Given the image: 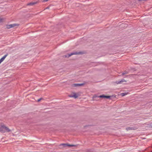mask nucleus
I'll use <instances>...</instances> for the list:
<instances>
[{"label":"nucleus","mask_w":152,"mask_h":152,"mask_svg":"<svg viewBox=\"0 0 152 152\" xmlns=\"http://www.w3.org/2000/svg\"><path fill=\"white\" fill-rule=\"evenodd\" d=\"M11 130L7 127L4 124H1L0 125V132L3 133L6 132H10Z\"/></svg>","instance_id":"f257e3e1"},{"label":"nucleus","mask_w":152,"mask_h":152,"mask_svg":"<svg viewBox=\"0 0 152 152\" xmlns=\"http://www.w3.org/2000/svg\"><path fill=\"white\" fill-rule=\"evenodd\" d=\"M82 53L81 52H75L72 53L70 54H68L67 55H65L64 56H65V57L66 58H69L73 55L80 54H81Z\"/></svg>","instance_id":"f03ea898"},{"label":"nucleus","mask_w":152,"mask_h":152,"mask_svg":"<svg viewBox=\"0 0 152 152\" xmlns=\"http://www.w3.org/2000/svg\"><path fill=\"white\" fill-rule=\"evenodd\" d=\"M111 97V96H106L104 95H101L98 96V97L100 98H105L106 99H110Z\"/></svg>","instance_id":"7ed1b4c3"},{"label":"nucleus","mask_w":152,"mask_h":152,"mask_svg":"<svg viewBox=\"0 0 152 152\" xmlns=\"http://www.w3.org/2000/svg\"><path fill=\"white\" fill-rule=\"evenodd\" d=\"M61 145H64V147H66V146H69V147H73V146H76V145H70L69 144H64L63 143L61 144Z\"/></svg>","instance_id":"20e7f679"},{"label":"nucleus","mask_w":152,"mask_h":152,"mask_svg":"<svg viewBox=\"0 0 152 152\" xmlns=\"http://www.w3.org/2000/svg\"><path fill=\"white\" fill-rule=\"evenodd\" d=\"M69 96L70 97H74L75 99L78 97V96L75 93H73V95H70Z\"/></svg>","instance_id":"39448f33"},{"label":"nucleus","mask_w":152,"mask_h":152,"mask_svg":"<svg viewBox=\"0 0 152 152\" xmlns=\"http://www.w3.org/2000/svg\"><path fill=\"white\" fill-rule=\"evenodd\" d=\"M137 128L135 126H133L132 127H129L127 128L126 129L128 130H135L137 129Z\"/></svg>","instance_id":"423d86ee"},{"label":"nucleus","mask_w":152,"mask_h":152,"mask_svg":"<svg viewBox=\"0 0 152 152\" xmlns=\"http://www.w3.org/2000/svg\"><path fill=\"white\" fill-rule=\"evenodd\" d=\"M38 2L36 1L35 2H31L27 4V5L28 6H33L35 4H37V3Z\"/></svg>","instance_id":"0eeeda50"},{"label":"nucleus","mask_w":152,"mask_h":152,"mask_svg":"<svg viewBox=\"0 0 152 152\" xmlns=\"http://www.w3.org/2000/svg\"><path fill=\"white\" fill-rule=\"evenodd\" d=\"M84 84V83H75L73 85V86L77 87L78 86H82Z\"/></svg>","instance_id":"6e6552de"},{"label":"nucleus","mask_w":152,"mask_h":152,"mask_svg":"<svg viewBox=\"0 0 152 152\" xmlns=\"http://www.w3.org/2000/svg\"><path fill=\"white\" fill-rule=\"evenodd\" d=\"M126 80L124 79H122L121 81H117L115 82V83H116L117 84H118L119 83H122L123 82H126Z\"/></svg>","instance_id":"1a4fd4ad"},{"label":"nucleus","mask_w":152,"mask_h":152,"mask_svg":"<svg viewBox=\"0 0 152 152\" xmlns=\"http://www.w3.org/2000/svg\"><path fill=\"white\" fill-rule=\"evenodd\" d=\"M17 25L16 24H10V28H12L14 27L15 26H16Z\"/></svg>","instance_id":"9d476101"},{"label":"nucleus","mask_w":152,"mask_h":152,"mask_svg":"<svg viewBox=\"0 0 152 152\" xmlns=\"http://www.w3.org/2000/svg\"><path fill=\"white\" fill-rule=\"evenodd\" d=\"M8 54L7 53L6 55H5L2 58H1L3 60L5 59V58H6V57L8 56Z\"/></svg>","instance_id":"9b49d317"},{"label":"nucleus","mask_w":152,"mask_h":152,"mask_svg":"<svg viewBox=\"0 0 152 152\" xmlns=\"http://www.w3.org/2000/svg\"><path fill=\"white\" fill-rule=\"evenodd\" d=\"M128 72H127L126 71H124V72H123L122 74V76L124 75L125 74H128Z\"/></svg>","instance_id":"f8f14e48"},{"label":"nucleus","mask_w":152,"mask_h":152,"mask_svg":"<svg viewBox=\"0 0 152 152\" xmlns=\"http://www.w3.org/2000/svg\"><path fill=\"white\" fill-rule=\"evenodd\" d=\"M126 94V93H122L121 95L122 96H124Z\"/></svg>","instance_id":"ddd939ff"},{"label":"nucleus","mask_w":152,"mask_h":152,"mask_svg":"<svg viewBox=\"0 0 152 152\" xmlns=\"http://www.w3.org/2000/svg\"><path fill=\"white\" fill-rule=\"evenodd\" d=\"M6 26H7V28L8 29H9V28H10V25H7Z\"/></svg>","instance_id":"4468645a"},{"label":"nucleus","mask_w":152,"mask_h":152,"mask_svg":"<svg viewBox=\"0 0 152 152\" xmlns=\"http://www.w3.org/2000/svg\"><path fill=\"white\" fill-rule=\"evenodd\" d=\"M42 99H43L42 98H40V99H38L37 102H40L41 101V100Z\"/></svg>","instance_id":"2eb2a0df"},{"label":"nucleus","mask_w":152,"mask_h":152,"mask_svg":"<svg viewBox=\"0 0 152 152\" xmlns=\"http://www.w3.org/2000/svg\"><path fill=\"white\" fill-rule=\"evenodd\" d=\"M4 60L2 59L1 58L0 59V64L1 63V62H2Z\"/></svg>","instance_id":"dca6fc26"},{"label":"nucleus","mask_w":152,"mask_h":152,"mask_svg":"<svg viewBox=\"0 0 152 152\" xmlns=\"http://www.w3.org/2000/svg\"><path fill=\"white\" fill-rule=\"evenodd\" d=\"M3 21V19L0 18V23L2 22Z\"/></svg>","instance_id":"f3484780"},{"label":"nucleus","mask_w":152,"mask_h":152,"mask_svg":"<svg viewBox=\"0 0 152 152\" xmlns=\"http://www.w3.org/2000/svg\"><path fill=\"white\" fill-rule=\"evenodd\" d=\"M49 0H43V2H45V1H48Z\"/></svg>","instance_id":"a211bd4d"}]
</instances>
